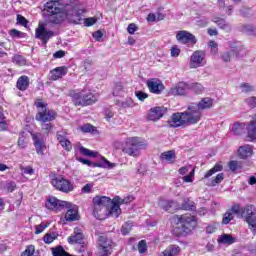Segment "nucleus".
<instances>
[{"mask_svg":"<svg viewBox=\"0 0 256 256\" xmlns=\"http://www.w3.org/2000/svg\"><path fill=\"white\" fill-rule=\"evenodd\" d=\"M79 129L83 133H93V131H95V127L91 124H85L83 126H80Z\"/></svg>","mask_w":256,"mask_h":256,"instance_id":"obj_45","label":"nucleus"},{"mask_svg":"<svg viewBox=\"0 0 256 256\" xmlns=\"http://www.w3.org/2000/svg\"><path fill=\"white\" fill-rule=\"evenodd\" d=\"M170 55L171 57H179V55H181V49L179 48V46L177 45L172 46L170 50Z\"/></svg>","mask_w":256,"mask_h":256,"instance_id":"obj_50","label":"nucleus"},{"mask_svg":"<svg viewBox=\"0 0 256 256\" xmlns=\"http://www.w3.org/2000/svg\"><path fill=\"white\" fill-rule=\"evenodd\" d=\"M32 139L34 141V147L36 149L37 155H45V149H47V145H45V140L40 133L32 134Z\"/></svg>","mask_w":256,"mask_h":256,"instance_id":"obj_16","label":"nucleus"},{"mask_svg":"<svg viewBox=\"0 0 256 256\" xmlns=\"http://www.w3.org/2000/svg\"><path fill=\"white\" fill-rule=\"evenodd\" d=\"M241 31L242 33H246V35H255L256 28L253 25H243Z\"/></svg>","mask_w":256,"mask_h":256,"instance_id":"obj_37","label":"nucleus"},{"mask_svg":"<svg viewBox=\"0 0 256 256\" xmlns=\"http://www.w3.org/2000/svg\"><path fill=\"white\" fill-rule=\"evenodd\" d=\"M213 23H216L220 29H223V31H226L227 33L231 31V24L227 23L223 18H214Z\"/></svg>","mask_w":256,"mask_h":256,"instance_id":"obj_27","label":"nucleus"},{"mask_svg":"<svg viewBox=\"0 0 256 256\" xmlns=\"http://www.w3.org/2000/svg\"><path fill=\"white\" fill-rule=\"evenodd\" d=\"M55 36V32L51 30H47L45 25L41 24L39 27L36 29V34L35 37L36 39H40L44 45L49 42L51 37Z\"/></svg>","mask_w":256,"mask_h":256,"instance_id":"obj_13","label":"nucleus"},{"mask_svg":"<svg viewBox=\"0 0 256 256\" xmlns=\"http://www.w3.org/2000/svg\"><path fill=\"white\" fill-rule=\"evenodd\" d=\"M17 23H19V25H22V27H27L29 21H27L26 17L17 15Z\"/></svg>","mask_w":256,"mask_h":256,"instance_id":"obj_59","label":"nucleus"},{"mask_svg":"<svg viewBox=\"0 0 256 256\" xmlns=\"http://www.w3.org/2000/svg\"><path fill=\"white\" fill-rule=\"evenodd\" d=\"M17 89L19 91H27L29 89V78L27 76H21L16 84Z\"/></svg>","mask_w":256,"mask_h":256,"instance_id":"obj_26","label":"nucleus"},{"mask_svg":"<svg viewBox=\"0 0 256 256\" xmlns=\"http://www.w3.org/2000/svg\"><path fill=\"white\" fill-rule=\"evenodd\" d=\"M135 96L137 97V99H139V101H145V99H147V97H149V95H147V93H144L142 91H136Z\"/></svg>","mask_w":256,"mask_h":256,"instance_id":"obj_62","label":"nucleus"},{"mask_svg":"<svg viewBox=\"0 0 256 256\" xmlns=\"http://www.w3.org/2000/svg\"><path fill=\"white\" fill-rule=\"evenodd\" d=\"M111 198L107 196H95L93 198L94 215L101 216L107 211V206L110 205Z\"/></svg>","mask_w":256,"mask_h":256,"instance_id":"obj_9","label":"nucleus"},{"mask_svg":"<svg viewBox=\"0 0 256 256\" xmlns=\"http://www.w3.org/2000/svg\"><path fill=\"white\" fill-rule=\"evenodd\" d=\"M228 211L232 212V215H237L238 219H243L245 215V208L241 207L239 204L233 205Z\"/></svg>","mask_w":256,"mask_h":256,"instance_id":"obj_28","label":"nucleus"},{"mask_svg":"<svg viewBox=\"0 0 256 256\" xmlns=\"http://www.w3.org/2000/svg\"><path fill=\"white\" fill-rule=\"evenodd\" d=\"M43 131H46V133H51L53 131V124L44 122L41 124Z\"/></svg>","mask_w":256,"mask_h":256,"instance_id":"obj_58","label":"nucleus"},{"mask_svg":"<svg viewBox=\"0 0 256 256\" xmlns=\"http://www.w3.org/2000/svg\"><path fill=\"white\" fill-rule=\"evenodd\" d=\"M35 106L38 109V113L35 116L36 121L39 123H51L57 119V112L55 110L49 109L47 103L43 100L38 99L35 102Z\"/></svg>","mask_w":256,"mask_h":256,"instance_id":"obj_4","label":"nucleus"},{"mask_svg":"<svg viewBox=\"0 0 256 256\" xmlns=\"http://www.w3.org/2000/svg\"><path fill=\"white\" fill-rule=\"evenodd\" d=\"M55 239H57V237L54 234H46L44 236V243L49 245L50 243H53Z\"/></svg>","mask_w":256,"mask_h":256,"instance_id":"obj_61","label":"nucleus"},{"mask_svg":"<svg viewBox=\"0 0 256 256\" xmlns=\"http://www.w3.org/2000/svg\"><path fill=\"white\" fill-rule=\"evenodd\" d=\"M79 151L82 155H85L86 157H97V152H93L83 146L79 147Z\"/></svg>","mask_w":256,"mask_h":256,"instance_id":"obj_39","label":"nucleus"},{"mask_svg":"<svg viewBox=\"0 0 256 256\" xmlns=\"http://www.w3.org/2000/svg\"><path fill=\"white\" fill-rule=\"evenodd\" d=\"M196 106H197V109H199V111H205V109H211V107H213V99L209 97L202 98L201 101L196 104Z\"/></svg>","mask_w":256,"mask_h":256,"instance_id":"obj_24","label":"nucleus"},{"mask_svg":"<svg viewBox=\"0 0 256 256\" xmlns=\"http://www.w3.org/2000/svg\"><path fill=\"white\" fill-rule=\"evenodd\" d=\"M71 97L76 107H87L93 105V103H97V95L85 90L73 92Z\"/></svg>","mask_w":256,"mask_h":256,"instance_id":"obj_6","label":"nucleus"},{"mask_svg":"<svg viewBox=\"0 0 256 256\" xmlns=\"http://www.w3.org/2000/svg\"><path fill=\"white\" fill-rule=\"evenodd\" d=\"M231 221H233V212L227 211L223 216L222 224L229 225V223H231Z\"/></svg>","mask_w":256,"mask_h":256,"instance_id":"obj_41","label":"nucleus"},{"mask_svg":"<svg viewBox=\"0 0 256 256\" xmlns=\"http://www.w3.org/2000/svg\"><path fill=\"white\" fill-rule=\"evenodd\" d=\"M56 137H57V141H59V143H61V141H65L67 140V131H58L56 133Z\"/></svg>","mask_w":256,"mask_h":256,"instance_id":"obj_52","label":"nucleus"},{"mask_svg":"<svg viewBox=\"0 0 256 256\" xmlns=\"http://www.w3.org/2000/svg\"><path fill=\"white\" fill-rule=\"evenodd\" d=\"M238 155L240 159H249V157L253 156V146L249 144L240 146L238 149Z\"/></svg>","mask_w":256,"mask_h":256,"instance_id":"obj_22","label":"nucleus"},{"mask_svg":"<svg viewBox=\"0 0 256 256\" xmlns=\"http://www.w3.org/2000/svg\"><path fill=\"white\" fill-rule=\"evenodd\" d=\"M176 40L182 45H197V37L187 30H180L176 33Z\"/></svg>","mask_w":256,"mask_h":256,"instance_id":"obj_12","label":"nucleus"},{"mask_svg":"<svg viewBox=\"0 0 256 256\" xmlns=\"http://www.w3.org/2000/svg\"><path fill=\"white\" fill-rule=\"evenodd\" d=\"M35 254V246L29 245L21 256H33Z\"/></svg>","mask_w":256,"mask_h":256,"instance_id":"obj_49","label":"nucleus"},{"mask_svg":"<svg viewBox=\"0 0 256 256\" xmlns=\"http://www.w3.org/2000/svg\"><path fill=\"white\" fill-rule=\"evenodd\" d=\"M85 241V234L83 229L75 227L73 233L68 237L69 245H83Z\"/></svg>","mask_w":256,"mask_h":256,"instance_id":"obj_15","label":"nucleus"},{"mask_svg":"<svg viewBox=\"0 0 256 256\" xmlns=\"http://www.w3.org/2000/svg\"><path fill=\"white\" fill-rule=\"evenodd\" d=\"M4 189H6L8 193H13V191L17 189V184H15V182H7Z\"/></svg>","mask_w":256,"mask_h":256,"instance_id":"obj_53","label":"nucleus"},{"mask_svg":"<svg viewBox=\"0 0 256 256\" xmlns=\"http://www.w3.org/2000/svg\"><path fill=\"white\" fill-rule=\"evenodd\" d=\"M94 166L102 167L103 169H111V167H115V165L109 162L105 157H102L101 161L97 162Z\"/></svg>","mask_w":256,"mask_h":256,"instance_id":"obj_33","label":"nucleus"},{"mask_svg":"<svg viewBox=\"0 0 256 256\" xmlns=\"http://www.w3.org/2000/svg\"><path fill=\"white\" fill-rule=\"evenodd\" d=\"M147 147V143L139 137L128 138L125 142V146L122 151L129 157H139L141 155V150Z\"/></svg>","mask_w":256,"mask_h":256,"instance_id":"obj_5","label":"nucleus"},{"mask_svg":"<svg viewBox=\"0 0 256 256\" xmlns=\"http://www.w3.org/2000/svg\"><path fill=\"white\" fill-rule=\"evenodd\" d=\"M133 228V223L131 222H126L122 228H121V233L122 235H129L131 232V229Z\"/></svg>","mask_w":256,"mask_h":256,"instance_id":"obj_43","label":"nucleus"},{"mask_svg":"<svg viewBox=\"0 0 256 256\" xmlns=\"http://www.w3.org/2000/svg\"><path fill=\"white\" fill-rule=\"evenodd\" d=\"M201 117H203V112L197 108V103H192L184 112L172 114L168 120V125L174 128L195 125L201 121Z\"/></svg>","mask_w":256,"mask_h":256,"instance_id":"obj_2","label":"nucleus"},{"mask_svg":"<svg viewBox=\"0 0 256 256\" xmlns=\"http://www.w3.org/2000/svg\"><path fill=\"white\" fill-rule=\"evenodd\" d=\"M218 171H223V165L219 163L215 164V166L205 174L204 178L209 179V177H212L215 173H218Z\"/></svg>","mask_w":256,"mask_h":256,"instance_id":"obj_35","label":"nucleus"},{"mask_svg":"<svg viewBox=\"0 0 256 256\" xmlns=\"http://www.w3.org/2000/svg\"><path fill=\"white\" fill-rule=\"evenodd\" d=\"M160 159L162 161H167V163H173V161H175V152L173 150L163 152L160 155Z\"/></svg>","mask_w":256,"mask_h":256,"instance_id":"obj_30","label":"nucleus"},{"mask_svg":"<svg viewBox=\"0 0 256 256\" xmlns=\"http://www.w3.org/2000/svg\"><path fill=\"white\" fill-rule=\"evenodd\" d=\"M240 89H241L242 93H251V91H253V86H251L247 83H242L240 85Z\"/></svg>","mask_w":256,"mask_h":256,"instance_id":"obj_55","label":"nucleus"},{"mask_svg":"<svg viewBox=\"0 0 256 256\" xmlns=\"http://www.w3.org/2000/svg\"><path fill=\"white\" fill-rule=\"evenodd\" d=\"M181 252V248L177 245H171L168 248H166L162 253H160L159 256H175L179 255Z\"/></svg>","mask_w":256,"mask_h":256,"instance_id":"obj_25","label":"nucleus"},{"mask_svg":"<svg viewBox=\"0 0 256 256\" xmlns=\"http://www.w3.org/2000/svg\"><path fill=\"white\" fill-rule=\"evenodd\" d=\"M139 27H137V24L131 23L128 25L127 31L130 35H134L135 31H138Z\"/></svg>","mask_w":256,"mask_h":256,"instance_id":"obj_60","label":"nucleus"},{"mask_svg":"<svg viewBox=\"0 0 256 256\" xmlns=\"http://www.w3.org/2000/svg\"><path fill=\"white\" fill-rule=\"evenodd\" d=\"M183 209H185L186 211H194L195 209V202L193 201H186L184 204H183Z\"/></svg>","mask_w":256,"mask_h":256,"instance_id":"obj_54","label":"nucleus"},{"mask_svg":"<svg viewBox=\"0 0 256 256\" xmlns=\"http://www.w3.org/2000/svg\"><path fill=\"white\" fill-rule=\"evenodd\" d=\"M221 57L224 63H229L231 59H233L234 57H237V52H235V50H230L222 53Z\"/></svg>","mask_w":256,"mask_h":256,"instance_id":"obj_34","label":"nucleus"},{"mask_svg":"<svg viewBox=\"0 0 256 256\" xmlns=\"http://www.w3.org/2000/svg\"><path fill=\"white\" fill-rule=\"evenodd\" d=\"M138 251H139V253H146L147 252V242H145V240H141L138 243Z\"/></svg>","mask_w":256,"mask_h":256,"instance_id":"obj_56","label":"nucleus"},{"mask_svg":"<svg viewBox=\"0 0 256 256\" xmlns=\"http://www.w3.org/2000/svg\"><path fill=\"white\" fill-rule=\"evenodd\" d=\"M67 71V67L65 66L57 67L50 71L49 79H51V81H58V79H61L67 75Z\"/></svg>","mask_w":256,"mask_h":256,"instance_id":"obj_19","label":"nucleus"},{"mask_svg":"<svg viewBox=\"0 0 256 256\" xmlns=\"http://www.w3.org/2000/svg\"><path fill=\"white\" fill-rule=\"evenodd\" d=\"M112 201H114V203H115L116 205H118L119 207H121V205H126V204H125V198L122 199V198L119 197V196H115Z\"/></svg>","mask_w":256,"mask_h":256,"instance_id":"obj_63","label":"nucleus"},{"mask_svg":"<svg viewBox=\"0 0 256 256\" xmlns=\"http://www.w3.org/2000/svg\"><path fill=\"white\" fill-rule=\"evenodd\" d=\"M245 102L247 103V105L251 108V109H255L256 107V97L252 96L249 97L245 100Z\"/></svg>","mask_w":256,"mask_h":256,"instance_id":"obj_57","label":"nucleus"},{"mask_svg":"<svg viewBox=\"0 0 256 256\" xmlns=\"http://www.w3.org/2000/svg\"><path fill=\"white\" fill-rule=\"evenodd\" d=\"M245 129L246 126L244 123L237 122L232 126V131L234 135H243V133H245Z\"/></svg>","mask_w":256,"mask_h":256,"instance_id":"obj_32","label":"nucleus"},{"mask_svg":"<svg viewBox=\"0 0 256 256\" xmlns=\"http://www.w3.org/2000/svg\"><path fill=\"white\" fill-rule=\"evenodd\" d=\"M188 90L197 93L198 95L205 91V87H203L200 83H188Z\"/></svg>","mask_w":256,"mask_h":256,"instance_id":"obj_31","label":"nucleus"},{"mask_svg":"<svg viewBox=\"0 0 256 256\" xmlns=\"http://www.w3.org/2000/svg\"><path fill=\"white\" fill-rule=\"evenodd\" d=\"M217 227H219L218 223H211L206 227V233L208 235H211L212 233H215L217 231Z\"/></svg>","mask_w":256,"mask_h":256,"instance_id":"obj_46","label":"nucleus"},{"mask_svg":"<svg viewBox=\"0 0 256 256\" xmlns=\"http://www.w3.org/2000/svg\"><path fill=\"white\" fill-rule=\"evenodd\" d=\"M173 200H165L163 198H161L159 201H158V205L159 207H161L162 209H164L165 211H169V209L171 207H173Z\"/></svg>","mask_w":256,"mask_h":256,"instance_id":"obj_36","label":"nucleus"},{"mask_svg":"<svg viewBox=\"0 0 256 256\" xmlns=\"http://www.w3.org/2000/svg\"><path fill=\"white\" fill-rule=\"evenodd\" d=\"M244 216L248 229L252 231L253 235H256V208L253 205H247L244 207Z\"/></svg>","mask_w":256,"mask_h":256,"instance_id":"obj_8","label":"nucleus"},{"mask_svg":"<svg viewBox=\"0 0 256 256\" xmlns=\"http://www.w3.org/2000/svg\"><path fill=\"white\" fill-rule=\"evenodd\" d=\"M218 243L222 245H233L235 243V238L229 234H222L218 238Z\"/></svg>","mask_w":256,"mask_h":256,"instance_id":"obj_29","label":"nucleus"},{"mask_svg":"<svg viewBox=\"0 0 256 256\" xmlns=\"http://www.w3.org/2000/svg\"><path fill=\"white\" fill-rule=\"evenodd\" d=\"M208 47H210L212 55H217L219 53V45L217 42L213 40L209 41Z\"/></svg>","mask_w":256,"mask_h":256,"instance_id":"obj_42","label":"nucleus"},{"mask_svg":"<svg viewBox=\"0 0 256 256\" xmlns=\"http://www.w3.org/2000/svg\"><path fill=\"white\" fill-rule=\"evenodd\" d=\"M51 185L61 191L62 193H71L75 189V186L71 181L63 176H53L51 179Z\"/></svg>","mask_w":256,"mask_h":256,"instance_id":"obj_7","label":"nucleus"},{"mask_svg":"<svg viewBox=\"0 0 256 256\" xmlns=\"http://www.w3.org/2000/svg\"><path fill=\"white\" fill-rule=\"evenodd\" d=\"M189 91V83L179 82L176 86L170 89L171 95H187Z\"/></svg>","mask_w":256,"mask_h":256,"instance_id":"obj_20","label":"nucleus"},{"mask_svg":"<svg viewBox=\"0 0 256 256\" xmlns=\"http://www.w3.org/2000/svg\"><path fill=\"white\" fill-rule=\"evenodd\" d=\"M64 209H68L64 219H61L63 223L66 222H73V221H79V208L75 204H71L70 206H64Z\"/></svg>","mask_w":256,"mask_h":256,"instance_id":"obj_14","label":"nucleus"},{"mask_svg":"<svg viewBox=\"0 0 256 256\" xmlns=\"http://www.w3.org/2000/svg\"><path fill=\"white\" fill-rule=\"evenodd\" d=\"M174 221L177 225L173 229V233L176 235V237H182L183 235L191 233V230L197 225L195 216H192L191 214H184L181 216L176 215L174 216Z\"/></svg>","mask_w":256,"mask_h":256,"instance_id":"obj_3","label":"nucleus"},{"mask_svg":"<svg viewBox=\"0 0 256 256\" xmlns=\"http://www.w3.org/2000/svg\"><path fill=\"white\" fill-rule=\"evenodd\" d=\"M205 51L196 50L190 56L189 67L190 69H197L199 67H203L205 65Z\"/></svg>","mask_w":256,"mask_h":256,"instance_id":"obj_11","label":"nucleus"},{"mask_svg":"<svg viewBox=\"0 0 256 256\" xmlns=\"http://www.w3.org/2000/svg\"><path fill=\"white\" fill-rule=\"evenodd\" d=\"M223 179H225V175L223 173L218 174L214 180H212L211 185L212 187H215V185H219V183H221V181H223Z\"/></svg>","mask_w":256,"mask_h":256,"instance_id":"obj_51","label":"nucleus"},{"mask_svg":"<svg viewBox=\"0 0 256 256\" xmlns=\"http://www.w3.org/2000/svg\"><path fill=\"white\" fill-rule=\"evenodd\" d=\"M46 20L53 25H59L67 19L77 15V7L73 4L63 6L61 0H50L44 5Z\"/></svg>","mask_w":256,"mask_h":256,"instance_id":"obj_1","label":"nucleus"},{"mask_svg":"<svg viewBox=\"0 0 256 256\" xmlns=\"http://www.w3.org/2000/svg\"><path fill=\"white\" fill-rule=\"evenodd\" d=\"M45 206L50 211H63L65 207H71V202L57 199L55 196H49L46 200Z\"/></svg>","mask_w":256,"mask_h":256,"instance_id":"obj_10","label":"nucleus"},{"mask_svg":"<svg viewBox=\"0 0 256 256\" xmlns=\"http://www.w3.org/2000/svg\"><path fill=\"white\" fill-rule=\"evenodd\" d=\"M229 169L232 170L233 172L237 171V169H239V162L231 161L229 163Z\"/></svg>","mask_w":256,"mask_h":256,"instance_id":"obj_64","label":"nucleus"},{"mask_svg":"<svg viewBox=\"0 0 256 256\" xmlns=\"http://www.w3.org/2000/svg\"><path fill=\"white\" fill-rule=\"evenodd\" d=\"M165 115V108L163 107H154L151 108L148 113L149 121H159L161 117Z\"/></svg>","mask_w":256,"mask_h":256,"instance_id":"obj_21","label":"nucleus"},{"mask_svg":"<svg viewBox=\"0 0 256 256\" xmlns=\"http://www.w3.org/2000/svg\"><path fill=\"white\" fill-rule=\"evenodd\" d=\"M196 25H198V27H207V25H209V18L207 17H201L198 20H196Z\"/></svg>","mask_w":256,"mask_h":256,"instance_id":"obj_48","label":"nucleus"},{"mask_svg":"<svg viewBox=\"0 0 256 256\" xmlns=\"http://www.w3.org/2000/svg\"><path fill=\"white\" fill-rule=\"evenodd\" d=\"M12 61L19 66L27 65V60L21 55H15Z\"/></svg>","mask_w":256,"mask_h":256,"instance_id":"obj_38","label":"nucleus"},{"mask_svg":"<svg viewBox=\"0 0 256 256\" xmlns=\"http://www.w3.org/2000/svg\"><path fill=\"white\" fill-rule=\"evenodd\" d=\"M248 138L250 141H255L256 139V114L252 117V121L247 126Z\"/></svg>","mask_w":256,"mask_h":256,"instance_id":"obj_23","label":"nucleus"},{"mask_svg":"<svg viewBox=\"0 0 256 256\" xmlns=\"http://www.w3.org/2000/svg\"><path fill=\"white\" fill-rule=\"evenodd\" d=\"M147 87H148L150 93H155L156 95L161 94L163 89H165V86H163V83H161L156 78L149 79L147 81Z\"/></svg>","mask_w":256,"mask_h":256,"instance_id":"obj_17","label":"nucleus"},{"mask_svg":"<svg viewBox=\"0 0 256 256\" xmlns=\"http://www.w3.org/2000/svg\"><path fill=\"white\" fill-rule=\"evenodd\" d=\"M103 215L117 219V217L121 215V207H119V204H116L113 200H111Z\"/></svg>","mask_w":256,"mask_h":256,"instance_id":"obj_18","label":"nucleus"},{"mask_svg":"<svg viewBox=\"0 0 256 256\" xmlns=\"http://www.w3.org/2000/svg\"><path fill=\"white\" fill-rule=\"evenodd\" d=\"M119 107H122V109H129V107H135V102L133 99L128 98L125 101L118 104Z\"/></svg>","mask_w":256,"mask_h":256,"instance_id":"obj_40","label":"nucleus"},{"mask_svg":"<svg viewBox=\"0 0 256 256\" xmlns=\"http://www.w3.org/2000/svg\"><path fill=\"white\" fill-rule=\"evenodd\" d=\"M10 36H12L13 39H23V37H25V33L17 29H12L10 30Z\"/></svg>","mask_w":256,"mask_h":256,"instance_id":"obj_44","label":"nucleus"},{"mask_svg":"<svg viewBox=\"0 0 256 256\" xmlns=\"http://www.w3.org/2000/svg\"><path fill=\"white\" fill-rule=\"evenodd\" d=\"M59 143H60L61 147H63V149H65V151H71L73 149V145L71 144V141H69V139L62 140Z\"/></svg>","mask_w":256,"mask_h":256,"instance_id":"obj_47","label":"nucleus"}]
</instances>
